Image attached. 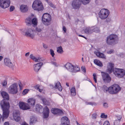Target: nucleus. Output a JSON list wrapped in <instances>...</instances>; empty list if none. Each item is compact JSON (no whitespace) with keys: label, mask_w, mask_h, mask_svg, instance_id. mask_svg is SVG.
<instances>
[{"label":"nucleus","mask_w":125,"mask_h":125,"mask_svg":"<svg viewBox=\"0 0 125 125\" xmlns=\"http://www.w3.org/2000/svg\"><path fill=\"white\" fill-rule=\"evenodd\" d=\"M5 64L7 66L9 67L12 70H13L14 66L10 60L8 58H5L4 60Z\"/></svg>","instance_id":"13"},{"label":"nucleus","mask_w":125,"mask_h":125,"mask_svg":"<svg viewBox=\"0 0 125 125\" xmlns=\"http://www.w3.org/2000/svg\"><path fill=\"white\" fill-rule=\"evenodd\" d=\"M93 31L92 30V27H89L86 28L84 30L85 32L87 34H91L93 33Z\"/></svg>","instance_id":"29"},{"label":"nucleus","mask_w":125,"mask_h":125,"mask_svg":"<svg viewBox=\"0 0 125 125\" xmlns=\"http://www.w3.org/2000/svg\"><path fill=\"white\" fill-rule=\"evenodd\" d=\"M42 29L39 26L36 27L35 28L36 31L38 32H41L42 31Z\"/></svg>","instance_id":"37"},{"label":"nucleus","mask_w":125,"mask_h":125,"mask_svg":"<svg viewBox=\"0 0 125 125\" xmlns=\"http://www.w3.org/2000/svg\"><path fill=\"white\" fill-rule=\"evenodd\" d=\"M42 61V60L39 57L37 58H36V60H35V61L36 62H39Z\"/></svg>","instance_id":"47"},{"label":"nucleus","mask_w":125,"mask_h":125,"mask_svg":"<svg viewBox=\"0 0 125 125\" xmlns=\"http://www.w3.org/2000/svg\"><path fill=\"white\" fill-rule=\"evenodd\" d=\"M117 121L116 120L114 122V125H119V123L117 122Z\"/></svg>","instance_id":"55"},{"label":"nucleus","mask_w":125,"mask_h":125,"mask_svg":"<svg viewBox=\"0 0 125 125\" xmlns=\"http://www.w3.org/2000/svg\"><path fill=\"white\" fill-rule=\"evenodd\" d=\"M4 125H9L8 122H6L4 124Z\"/></svg>","instance_id":"60"},{"label":"nucleus","mask_w":125,"mask_h":125,"mask_svg":"<svg viewBox=\"0 0 125 125\" xmlns=\"http://www.w3.org/2000/svg\"><path fill=\"white\" fill-rule=\"evenodd\" d=\"M25 103L23 102H19V106L21 109L23 110H26L30 109V106H28Z\"/></svg>","instance_id":"19"},{"label":"nucleus","mask_w":125,"mask_h":125,"mask_svg":"<svg viewBox=\"0 0 125 125\" xmlns=\"http://www.w3.org/2000/svg\"><path fill=\"white\" fill-rule=\"evenodd\" d=\"M101 118H106L107 117V115H105L104 113H102L101 115Z\"/></svg>","instance_id":"40"},{"label":"nucleus","mask_w":125,"mask_h":125,"mask_svg":"<svg viewBox=\"0 0 125 125\" xmlns=\"http://www.w3.org/2000/svg\"><path fill=\"white\" fill-rule=\"evenodd\" d=\"M52 113L54 114L61 115L63 114V112L61 110L57 108H52L51 110Z\"/></svg>","instance_id":"16"},{"label":"nucleus","mask_w":125,"mask_h":125,"mask_svg":"<svg viewBox=\"0 0 125 125\" xmlns=\"http://www.w3.org/2000/svg\"><path fill=\"white\" fill-rule=\"evenodd\" d=\"M98 65H97L100 66V67H102L103 66V65L101 61H100V62L98 63Z\"/></svg>","instance_id":"51"},{"label":"nucleus","mask_w":125,"mask_h":125,"mask_svg":"<svg viewBox=\"0 0 125 125\" xmlns=\"http://www.w3.org/2000/svg\"><path fill=\"white\" fill-rule=\"evenodd\" d=\"M15 9L14 7L13 6H10V11L11 12L13 11Z\"/></svg>","instance_id":"48"},{"label":"nucleus","mask_w":125,"mask_h":125,"mask_svg":"<svg viewBox=\"0 0 125 125\" xmlns=\"http://www.w3.org/2000/svg\"><path fill=\"white\" fill-rule=\"evenodd\" d=\"M32 6L34 10L39 11L42 10L43 8L42 3L38 0H36L34 1Z\"/></svg>","instance_id":"7"},{"label":"nucleus","mask_w":125,"mask_h":125,"mask_svg":"<svg viewBox=\"0 0 125 125\" xmlns=\"http://www.w3.org/2000/svg\"><path fill=\"white\" fill-rule=\"evenodd\" d=\"M64 67L68 71L72 72L73 71V65L69 63H67L65 65H64Z\"/></svg>","instance_id":"21"},{"label":"nucleus","mask_w":125,"mask_h":125,"mask_svg":"<svg viewBox=\"0 0 125 125\" xmlns=\"http://www.w3.org/2000/svg\"><path fill=\"white\" fill-rule=\"evenodd\" d=\"M30 58L32 60L35 61V60H36V58L34 57L32 54H30Z\"/></svg>","instance_id":"38"},{"label":"nucleus","mask_w":125,"mask_h":125,"mask_svg":"<svg viewBox=\"0 0 125 125\" xmlns=\"http://www.w3.org/2000/svg\"><path fill=\"white\" fill-rule=\"evenodd\" d=\"M37 121V119L36 118L33 116L31 117L30 121V125H33Z\"/></svg>","instance_id":"28"},{"label":"nucleus","mask_w":125,"mask_h":125,"mask_svg":"<svg viewBox=\"0 0 125 125\" xmlns=\"http://www.w3.org/2000/svg\"><path fill=\"white\" fill-rule=\"evenodd\" d=\"M39 86L38 85H36L34 86V88L36 89L37 90H38L39 89Z\"/></svg>","instance_id":"59"},{"label":"nucleus","mask_w":125,"mask_h":125,"mask_svg":"<svg viewBox=\"0 0 125 125\" xmlns=\"http://www.w3.org/2000/svg\"><path fill=\"white\" fill-rule=\"evenodd\" d=\"M31 17H29L25 19V22L26 25L27 26H30L31 25Z\"/></svg>","instance_id":"27"},{"label":"nucleus","mask_w":125,"mask_h":125,"mask_svg":"<svg viewBox=\"0 0 125 125\" xmlns=\"http://www.w3.org/2000/svg\"><path fill=\"white\" fill-rule=\"evenodd\" d=\"M42 106L39 104L36 105L35 106V110L38 112L40 113L42 111Z\"/></svg>","instance_id":"25"},{"label":"nucleus","mask_w":125,"mask_h":125,"mask_svg":"<svg viewBox=\"0 0 125 125\" xmlns=\"http://www.w3.org/2000/svg\"><path fill=\"white\" fill-rule=\"evenodd\" d=\"M75 89L74 87H73L71 90V94L72 96H74L76 94Z\"/></svg>","instance_id":"36"},{"label":"nucleus","mask_w":125,"mask_h":125,"mask_svg":"<svg viewBox=\"0 0 125 125\" xmlns=\"http://www.w3.org/2000/svg\"><path fill=\"white\" fill-rule=\"evenodd\" d=\"M18 84L16 83L12 84L8 88L9 93L12 94H15L18 92Z\"/></svg>","instance_id":"8"},{"label":"nucleus","mask_w":125,"mask_h":125,"mask_svg":"<svg viewBox=\"0 0 125 125\" xmlns=\"http://www.w3.org/2000/svg\"><path fill=\"white\" fill-rule=\"evenodd\" d=\"M104 125H110V123L108 121H106L104 123Z\"/></svg>","instance_id":"54"},{"label":"nucleus","mask_w":125,"mask_h":125,"mask_svg":"<svg viewBox=\"0 0 125 125\" xmlns=\"http://www.w3.org/2000/svg\"><path fill=\"white\" fill-rule=\"evenodd\" d=\"M1 94L3 98V99L5 100H9V97L8 94L5 91H2L1 93Z\"/></svg>","instance_id":"24"},{"label":"nucleus","mask_w":125,"mask_h":125,"mask_svg":"<svg viewBox=\"0 0 125 125\" xmlns=\"http://www.w3.org/2000/svg\"><path fill=\"white\" fill-rule=\"evenodd\" d=\"M96 55L98 57L102 58H104L105 57L104 56V54L100 52H96L95 53Z\"/></svg>","instance_id":"32"},{"label":"nucleus","mask_w":125,"mask_h":125,"mask_svg":"<svg viewBox=\"0 0 125 125\" xmlns=\"http://www.w3.org/2000/svg\"><path fill=\"white\" fill-rule=\"evenodd\" d=\"M20 9L21 11L23 12H26L28 10L27 6L24 5H22L20 6Z\"/></svg>","instance_id":"26"},{"label":"nucleus","mask_w":125,"mask_h":125,"mask_svg":"<svg viewBox=\"0 0 125 125\" xmlns=\"http://www.w3.org/2000/svg\"><path fill=\"white\" fill-rule=\"evenodd\" d=\"M117 119L119 121V122L120 121L121 119L122 118L121 116L119 115L117 116Z\"/></svg>","instance_id":"56"},{"label":"nucleus","mask_w":125,"mask_h":125,"mask_svg":"<svg viewBox=\"0 0 125 125\" xmlns=\"http://www.w3.org/2000/svg\"><path fill=\"white\" fill-rule=\"evenodd\" d=\"M10 0H0V6L2 8L5 9L10 5Z\"/></svg>","instance_id":"11"},{"label":"nucleus","mask_w":125,"mask_h":125,"mask_svg":"<svg viewBox=\"0 0 125 125\" xmlns=\"http://www.w3.org/2000/svg\"><path fill=\"white\" fill-rule=\"evenodd\" d=\"M29 91L28 89H25L23 91L22 94L23 95H25L28 93Z\"/></svg>","instance_id":"39"},{"label":"nucleus","mask_w":125,"mask_h":125,"mask_svg":"<svg viewBox=\"0 0 125 125\" xmlns=\"http://www.w3.org/2000/svg\"><path fill=\"white\" fill-rule=\"evenodd\" d=\"M50 52L51 54L52 57H53L54 55H55L54 51L52 49H50Z\"/></svg>","instance_id":"42"},{"label":"nucleus","mask_w":125,"mask_h":125,"mask_svg":"<svg viewBox=\"0 0 125 125\" xmlns=\"http://www.w3.org/2000/svg\"><path fill=\"white\" fill-rule=\"evenodd\" d=\"M89 105H96V103L94 102H89Z\"/></svg>","instance_id":"52"},{"label":"nucleus","mask_w":125,"mask_h":125,"mask_svg":"<svg viewBox=\"0 0 125 125\" xmlns=\"http://www.w3.org/2000/svg\"><path fill=\"white\" fill-rule=\"evenodd\" d=\"M117 37V36L116 34H112L110 35L107 38V43L111 45L115 44L117 43L116 39Z\"/></svg>","instance_id":"5"},{"label":"nucleus","mask_w":125,"mask_h":125,"mask_svg":"<svg viewBox=\"0 0 125 125\" xmlns=\"http://www.w3.org/2000/svg\"><path fill=\"white\" fill-rule=\"evenodd\" d=\"M43 47L45 49H46L48 48V46L44 43L43 44Z\"/></svg>","instance_id":"58"},{"label":"nucleus","mask_w":125,"mask_h":125,"mask_svg":"<svg viewBox=\"0 0 125 125\" xmlns=\"http://www.w3.org/2000/svg\"><path fill=\"white\" fill-rule=\"evenodd\" d=\"M13 116L15 121L17 122L19 121L20 119L19 111H16L14 112L13 113Z\"/></svg>","instance_id":"20"},{"label":"nucleus","mask_w":125,"mask_h":125,"mask_svg":"<svg viewBox=\"0 0 125 125\" xmlns=\"http://www.w3.org/2000/svg\"><path fill=\"white\" fill-rule=\"evenodd\" d=\"M92 28L93 32H94L96 33L99 32H100L99 28L97 26L92 27Z\"/></svg>","instance_id":"33"},{"label":"nucleus","mask_w":125,"mask_h":125,"mask_svg":"<svg viewBox=\"0 0 125 125\" xmlns=\"http://www.w3.org/2000/svg\"><path fill=\"white\" fill-rule=\"evenodd\" d=\"M62 29H63V31L65 33L66 32V28L65 26H63Z\"/></svg>","instance_id":"57"},{"label":"nucleus","mask_w":125,"mask_h":125,"mask_svg":"<svg viewBox=\"0 0 125 125\" xmlns=\"http://www.w3.org/2000/svg\"><path fill=\"white\" fill-rule=\"evenodd\" d=\"M41 99L43 102V104L45 105H49L50 103L49 101H47L45 98H41Z\"/></svg>","instance_id":"31"},{"label":"nucleus","mask_w":125,"mask_h":125,"mask_svg":"<svg viewBox=\"0 0 125 125\" xmlns=\"http://www.w3.org/2000/svg\"><path fill=\"white\" fill-rule=\"evenodd\" d=\"M93 76V79L95 83L97 82V77L96 74L95 73H94Z\"/></svg>","instance_id":"43"},{"label":"nucleus","mask_w":125,"mask_h":125,"mask_svg":"<svg viewBox=\"0 0 125 125\" xmlns=\"http://www.w3.org/2000/svg\"><path fill=\"white\" fill-rule=\"evenodd\" d=\"M51 16L47 13H44L42 17V21L45 25L48 26L51 24Z\"/></svg>","instance_id":"4"},{"label":"nucleus","mask_w":125,"mask_h":125,"mask_svg":"<svg viewBox=\"0 0 125 125\" xmlns=\"http://www.w3.org/2000/svg\"><path fill=\"white\" fill-rule=\"evenodd\" d=\"M103 106L105 108H106L108 107L107 104L106 103H104Z\"/></svg>","instance_id":"53"},{"label":"nucleus","mask_w":125,"mask_h":125,"mask_svg":"<svg viewBox=\"0 0 125 125\" xmlns=\"http://www.w3.org/2000/svg\"><path fill=\"white\" fill-rule=\"evenodd\" d=\"M31 25L33 24V27L36 26L37 25V19L36 18H33L31 19Z\"/></svg>","instance_id":"30"},{"label":"nucleus","mask_w":125,"mask_h":125,"mask_svg":"<svg viewBox=\"0 0 125 125\" xmlns=\"http://www.w3.org/2000/svg\"><path fill=\"white\" fill-rule=\"evenodd\" d=\"M114 74L117 77L122 78L125 75V71L123 69L117 68L115 70Z\"/></svg>","instance_id":"9"},{"label":"nucleus","mask_w":125,"mask_h":125,"mask_svg":"<svg viewBox=\"0 0 125 125\" xmlns=\"http://www.w3.org/2000/svg\"><path fill=\"white\" fill-rule=\"evenodd\" d=\"M91 0H73L72 3V8L74 10H79L83 4L86 5L89 3Z\"/></svg>","instance_id":"3"},{"label":"nucleus","mask_w":125,"mask_h":125,"mask_svg":"<svg viewBox=\"0 0 125 125\" xmlns=\"http://www.w3.org/2000/svg\"><path fill=\"white\" fill-rule=\"evenodd\" d=\"M22 125H28V124L26 123V122H24L22 124Z\"/></svg>","instance_id":"63"},{"label":"nucleus","mask_w":125,"mask_h":125,"mask_svg":"<svg viewBox=\"0 0 125 125\" xmlns=\"http://www.w3.org/2000/svg\"><path fill=\"white\" fill-rule=\"evenodd\" d=\"M30 52H29L26 53L25 54V56L26 57L28 56Z\"/></svg>","instance_id":"61"},{"label":"nucleus","mask_w":125,"mask_h":125,"mask_svg":"<svg viewBox=\"0 0 125 125\" xmlns=\"http://www.w3.org/2000/svg\"><path fill=\"white\" fill-rule=\"evenodd\" d=\"M27 105L28 106H30L31 107H34L35 103V100L33 98H31L29 99L28 100Z\"/></svg>","instance_id":"17"},{"label":"nucleus","mask_w":125,"mask_h":125,"mask_svg":"<svg viewBox=\"0 0 125 125\" xmlns=\"http://www.w3.org/2000/svg\"><path fill=\"white\" fill-rule=\"evenodd\" d=\"M3 58V57L1 56H0V61H1Z\"/></svg>","instance_id":"64"},{"label":"nucleus","mask_w":125,"mask_h":125,"mask_svg":"<svg viewBox=\"0 0 125 125\" xmlns=\"http://www.w3.org/2000/svg\"><path fill=\"white\" fill-rule=\"evenodd\" d=\"M50 86L52 88L54 87L56 89H58L60 91H61L62 89V88L61 85V83L59 82H58L57 83H55V86L54 87V86L52 85H50Z\"/></svg>","instance_id":"23"},{"label":"nucleus","mask_w":125,"mask_h":125,"mask_svg":"<svg viewBox=\"0 0 125 125\" xmlns=\"http://www.w3.org/2000/svg\"><path fill=\"white\" fill-rule=\"evenodd\" d=\"M101 73L104 81L105 83H109L111 80V78L109 74L104 72H102Z\"/></svg>","instance_id":"10"},{"label":"nucleus","mask_w":125,"mask_h":125,"mask_svg":"<svg viewBox=\"0 0 125 125\" xmlns=\"http://www.w3.org/2000/svg\"><path fill=\"white\" fill-rule=\"evenodd\" d=\"M7 83V82L6 80H4L3 81V82H2L1 84L2 85V86H6Z\"/></svg>","instance_id":"41"},{"label":"nucleus","mask_w":125,"mask_h":125,"mask_svg":"<svg viewBox=\"0 0 125 125\" xmlns=\"http://www.w3.org/2000/svg\"><path fill=\"white\" fill-rule=\"evenodd\" d=\"M108 64H109L108 65L107 67V72L110 74L113 72L114 73L115 69L117 68H114V64L113 63L109 62Z\"/></svg>","instance_id":"12"},{"label":"nucleus","mask_w":125,"mask_h":125,"mask_svg":"<svg viewBox=\"0 0 125 125\" xmlns=\"http://www.w3.org/2000/svg\"><path fill=\"white\" fill-rule=\"evenodd\" d=\"M97 115L96 113L93 114L92 116V118L94 119H95L96 118Z\"/></svg>","instance_id":"44"},{"label":"nucleus","mask_w":125,"mask_h":125,"mask_svg":"<svg viewBox=\"0 0 125 125\" xmlns=\"http://www.w3.org/2000/svg\"><path fill=\"white\" fill-rule=\"evenodd\" d=\"M110 14L109 10L107 9H103L98 13L99 17L102 20L106 19Z\"/></svg>","instance_id":"6"},{"label":"nucleus","mask_w":125,"mask_h":125,"mask_svg":"<svg viewBox=\"0 0 125 125\" xmlns=\"http://www.w3.org/2000/svg\"><path fill=\"white\" fill-rule=\"evenodd\" d=\"M25 35L27 37H30L32 39H33L34 37V35L33 34L31 33V32L33 31L31 29H28L25 30Z\"/></svg>","instance_id":"14"},{"label":"nucleus","mask_w":125,"mask_h":125,"mask_svg":"<svg viewBox=\"0 0 125 125\" xmlns=\"http://www.w3.org/2000/svg\"><path fill=\"white\" fill-rule=\"evenodd\" d=\"M81 68L82 71L83 72H84V73H86V69L85 67H82Z\"/></svg>","instance_id":"50"},{"label":"nucleus","mask_w":125,"mask_h":125,"mask_svg":"<svg viewBox=\"0 0 125 125\" xmlns=\"http://www.w3.org/2000/svg\"><path fill=\"white\" fill-rule=\"evenodd\" d=\"M100 61L99 60L97 59H95L94 60V63L96 65H98V63L100 62Z\"/></svg>","instance_id":"45"},{"label":"nucleus","mask_w":125,"mask_h":125,"mask_svg":"<svg viewBox=\"0 0 125 125\" xmlns=\"http://www.w3.org/2000/svg\"><path fill=\"white\" fill-rule=\"evenodd\" d=\"M60 125H70L68 118L66 116L62 117L61 119V123Z\"/></svg>","instance_id":"15"},{"label":"nucleus","mask_w":125,"mask_h":125,"mask_svg":"<svg viewBox=\"0 0 125 125\" xmlns=\"http://www.w3.org/2000/svg\"><path fill=\"white\" fill-rule=\"evenodd\" d=\"M43 64L42 62H40L34 65V71L37 72L40 69L41 67Z\"/></svg>","instance_id":"22"},{"label":"nucleus","mask_w":125,"mask_h":125,"mask_svg":"<svg viewBox=\"0 0 125 125\" xmlns=\"http://www.w3.org/2000/svg\"><path fill=\"white\" fill-rule=\"evenodd\" d=\"M9 100L3 99L0 102V105L3 112V118H7L9 115L10 112L9 109L10 107Z\"/></svg>","instance_id":"1"},{"label":"nucleus","mask_w":125,"mask_h":125,"mask_svg":"<svg viewBox=\"0 0 125 125\" xmlns=\"http://www.w3.org/2000/svg\"><path fill=\"white\" fill-rule=\"evenodd\" d=\"M43 117L44 118H47L49 116V109L47 106L44 107L43 109Z\"/></svg>","instance_id":"18"},{"label":"nucleus","mask_w":125,"mask_h":125,"mask_svg":"<svg viewBox=\"0 0 125 125\" xmlns=\"http://www.w3.org/2000/svg\"><path fill=\"white\" fill-rule=\"evenodd\" d=\"M73 71L72 72L76 73L80 70V68L77 66H74L73 65Z\"/></svg>","instance_id":"35"},{"label":"nucleus","mask_w":125,"mask_h":125,"mask_svg":"<svg viewBox=\"0 0 125 125\" xmlns=\"http://www.w3.org/2000/svg\"><path fill=\"white\" fill-rule=\"evenodd\" d=\"M113 52V51L112 50H111L108 53H109V54H111V53H112Z\"/></svg>","instance_id":"62"},{"label":"nucleus","mask_w":125,"mask_h":125,"mask_svg":"<svg viewBox=\"0 0 125 125\" xmlns=\"http://www.w3.org/2000/svg\"><path fill=\"white\" fill-rule=\"evenodd\" d=\"M111 21V19L110 18H107L105 20V22H106L107 23L110 22Z\"/></svg>","instance_id":"49"},{"label":"nucleus","mask_w":125,"mask_h":125,"mask_svg":"<svg viewBox=\"0 0 125 125\" xmlns=\"http://www.w3.org/2000/svg\"><path fill=\"white\" fill-rule=\"evenodd\" d=\"M49 4L50 5V6L53 8H55V6L50 1H49Z\"/></svg>","instance_id":"46"},{"label":"nucleus","mask_w":125,"mask_h":125,"mask_svg":"<svg viewBox=\"0 0 125 125\" xmlns=\"http://www.w3.org/2000/svg\"><path fill=\"white\" fill-rule=\"evenodd\" d=\"M57 52L58 53L61 54L63 52L62 48L61 46H60L58 47H57Z\"/></svg>","instance_id":"34"},{"label":"nucleus","mask_w":125,"mask_h":125,"mask_svg":"<svg viewBox=\"0 0 125 125\" xmlns=\"http://www.w3.org/2000/svg\"><path fill=\"white\" fill-rule=\"evenodd\" d=\"M103 90L105 92L108 91L111 94H115L118 93L121 89L119 86L117 84H114L111 87L108 88L105 85L103 86Z\"/></svg>","instance_id":"2"}]
</instances>
